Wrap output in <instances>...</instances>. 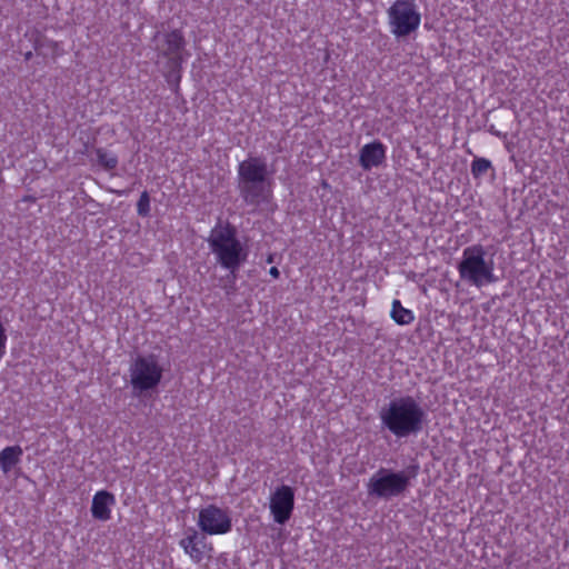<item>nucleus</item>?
<instances>
[{
	"instance_id": "4468645a",
	"label": "nucleus",
	"mask_w": 569,
	"mask_h": 569,
	"mask_svg": "<svg viewBox=\"0 0 569 569\" xmlns=\"http://www.w3.org/2000/svg\"><path fill=\"white\" fill-rule=\"evenodd\" d=\"M23 450L20 446L6 447L0 451V469L8 473L20 462Z\"/></svg>"
},
{
	"instance_id": "ddd939ff",
	"label": "nucleus",
	"mask_w": 569,
	"mask_h": 569,
	"mask_svg": "<svg viewBox=\"0 0 569 569\" xmlns=\"http://www.w3.org/2000/svg\"><path fill=\"white\" fill-rule=\"evenodd\" d=\"M188 532L187 537L180 541V546L196 562H200L203 558V552L198 545L203 543L204 537H200L193 528H190Z\"/></svg>"
},
{
	"instance_id": "f03ea898",
	"label": "nucleus",
	"mask_w": 569,
	"mask_h": 569,
	"mask_svg": "<svg viewBox=\"0 0 569 569\" xmlns=\"http://www.w3.org/2000/svg\"><path fill=\"white\" fill-rule=\"evenodd\" d=\"M381 425L397 438H407L422 431L427 413L411 396L392 399L379 412Z\"/></svg>"
},
{
	"instance_id": "0eeeda50",
	"label": "nucleus",
	"mask_w": 569,
	"mask_h": 569,
	"mask_svg": "<svg viewBox=\"0 0 569 569\" xmlns=\"http://www.w3.org/2000/svg\"><path fill=\"white\" fill-rule=\"evenodd\" d=\"M130 383L134 395H142L146 391L158 387L162 379L163 369L153 353L138 356L130 365Z\"/></svg>"
},
{
	"instance_id": "2eb2a0df",
	"label": "nucleus",
	"mask_w": 569,
	"mask_h": 569,
	"mask_svg": "<svg viewBox=\"0 0 569 569\" xmlns=\"http://www.w3.org/2000/svg\"><path fill=\"white\" fill-rule=\"evenodd\" d=\"M391 318L398 325H409L413 321L415 316L411 310L403 308L399 300H393Z\"/></svg>"
},
{
	"instance_id": "1a4fd4ad",
	"label": "nucleus",
	"mask_w": 569,
	"mask_h": 569,
	"mask_svg": "<svg viewBox=\"0 0 569 569\" xmlns=\"http://www.w3.org/2000/svg\"><path fill=\"white\" fill-rule=\"evenodd\" d=\"M198 526L207 535H223L231 530L232 523L227 511L209 505L200 510Z\"/></svg>"
},
{
	"instance_id": "20e7f679",
	"label": "nucleus",
	"mask_w": 569,
	"mask_h": 569,
	"mask_svg": "<svg viewBox=\"0 0 569 569\" xmlns=\"http://www.w3.org/2000/svg\"><path fill=\"white\" fill-rule=\"evenodd\" d=\"M208 244L217 263L231 273L238 272L248 259V250L237 238V229L230 223L222 224L219 221L210 231Z\"/></svg>"
},
{
	"instance_id": "b1692460",
	"label": "nucleus",
	"mask_w": 569,
	"mask_h": 569,
	"mask_svg": "<svg viewBox=\"0 0 569 569\" xmlns=\"http://www.w3.org/2000/svg\"><path fill=\"white\" fill-rule=\"evenodd\" d=\"M31 58H32V52L31 51H28V52L24 53V60L26 61H29Z\"/></svg>"
},
{
	"instance_id": "6e6552de",
	"label": "nucleus",
	"mask_w": 569,
	"mask_h": 569,
	"mask_svg": "<svg viewBox=\"0 0 569 569\" xmlns=\"http://www.w3.org/2000/svg\"><path fill=\"white\" fill-rule=\"evenodd\" d=\"M391 32L397 38L409 36L420 24V13L411 0H397L388 10Z\"/></svg>"
},
{
	"instance_id": "4be33fe9",
	"label": "nucleus",
	"mask_w": 569,
	"mask_h": 569,
	"mask_svg": "<svg viewBox=\"0 0 569 569\" xmlns=\"http://www.w3.org/2000/svg\"><path fill=\"white\" fill-rule=\"evenodd\" d=\"M487 130H488V132H490L495 137H498V138H506L507 137V133H502L501 131L497 130L493 124H490L489 127H487Z\"/></svg>"
},
{
	"instance_id": "393cba45",
	"label": "nucleus",
	"mask_w": 569,
	"mask_h": 569,
	"mask_svg": "<svg viewBox=\"0 0 569 569\" xmlns=\"http://www.w3.org/2000/svg\"><path fill=\"white\" fill-rule=\"evenodd\" d=\"M122 3H129L131 0H120Z\"/></svg>"
},
{
	"instance_id": "dca6fc26",
	"label": "nucleus",
	"mask_w": 569,
	"mask_h": 569,
	"mask_svg": "<svg viewBox=\"0 0 569 569\" xmlns=\"http://www.w3.org/2000/svg\"><path fill=\"white\" fill-rule=\"evenodd\" d=\"M99 164L107 170H112L118 166V158L114 154L108 153L103 149L96 150Z\"/></svg>"
},
{
	"instance_id": "9b49d317",
	"label": "nucleus",
	"mask_w": 569,
	"mask_h": 569,
	"mask_svg": "<svg viewBox=\"0 0 569 569\" xmlns=\"http://www.w3.org/2000/svg\"><path fill=\"white\" fill-rule=\"evenodd\" d=\"M386 159V147L380 141L365 144L360 150L359 164L363 170L379 167Z\"/></svg>"
},
{
	"instance_id": "f3484780",
	"label": "nucleus",
	"mask_w": 569,
	"mask_h": 569,
	"mask_svg": "<svg viewBox=\"0 0 569 569\" xmlns=\"http://www.w3.org/2000/svg\"><path fill=\"white\" fill-rule=\"evenodd\" d=\"M490 168L491 162L486 158H475L471 162V173L475 178L486 174Z\"/></svg>"
},
{
	"instance_id": "f257e3e1",
	"label": "nucleus",
	"mask_w": 569,
	"mask_h": 569,
	"mask_svg": "<svg viewBox=\"0 0 569 569\" xmlns=\"http://www.w3.org/2000/svg\"><path fill=\"white\" fill-rule=\"evenodd\" d=\"M272 174L264 157H248L238 164L237 189L242 201L259 208L272 199Z\"/></svg>"
},
{
	"instance_id": "5701e85b",
	"label": "nucleus",
	"mask_w": 569,
	"mask_h": 569,
	"mask_svg": "<svg viewBox=\"0 0 569 569\" xmlns=\"http://www.w3.org/2000/svg\"><path fill=\"white\" fill-rule=\"evenodd\" d=\"M269 273L273 278H279V276H280V271H279V269L277 267L270 268Z\"/></svg>"
},
{
	"instance_id": "6ab92c4d",
	"label": "nucleus",
	"mask_w": 569,
	"mask_h": 569,
	"mask_svg": "<svg viewBox=\"0 0 569 569\" xmlns=\"http://www.w3.org/2000/svg\"><path fill=\"white\" fill-rule=\"evenodd\" d=\"M237 277H238V272L231 273L229 271L227 277L222 279L224 281V284L222 286V288L224 289V291L228 296L233 295L236 292Z\"/></svg>"
},
{
	"instance_id": "7ed1b4c3",
	"label": "nucleus",
	"mask_w": 569,
	"mask_h": 569,
	"mask_svg": "<svg viewBox=\"0 0 569 569\" xmlns=\"http://www.w3.org/2000/svg\"><path fill=\"white\" fill-rule=\"evenodd\" d=\"M151 48L157 54L156 63L161 66L168 82H178L182 63L189 57L183 32L180 29L159 30L151 38Z\"/></svg>"
},
{
	"instance_id": "f8f14e48",
	"label": "nucleus",
	"mask_w": 569,
	"mask_h": 569,
	"mask_svg": "<svg viewBox=\"0 0 569 569\" xmlns=\"http://www.w3.org/2000/svg\"><path fill=\"white\" fill-rule=\"evenodd\" d=\"M116 503L113 493L107 490L98 491L92 499L91 513L92 517L100 521H108L111 518L110 507Z\"/></svg>"
},
{
	"instance_id": "39448f33",
	"label": "nucleus",
	"mask_w": 569,
	"mask_h": 569,
	"mask_svg": "<svg viewBox=\"0 0 569 569\" xmlns=\"http://www.w3.org/2000/svg\"><path fill=\"white\" fill-rule=\"evenodd\" d=\"M418 471V465H410L401 471L381 467L370 477L367 483L368 496L383 500L400 497L407 492L411 479L417 477Z\"/></svg>"
},
{
	"instance_id": "412c9836",
	"label": "nucleus",
	"mask_w": 569,
	"mask_h": 569,
	"mask_svg": "<svg viewBox=\"0 0 569 569\" xmlns=\"http://www.w3.org/2000/svg\"><path fill=\"white\" fill-rule=\"evenodd\" d=\"M44 42H47V43H48L49 48L52 50L53 56H57V54H58V53H57V50L59 49V44H58L57 42H53V41H42V42L37 41V42H36V50H37L39 53H41V51H40V50H41V48L44 46Z\"/></svg>"
},
{
	"instance_id": "a211bd4d",
	"label": "nucleus",
	"mask_w": 569,
	"mask_h": 569,
	"mask_svg": "<svg viewBox=\"0 0 569 569\" xmlns=\"http://www.w3.org/2000/svg\"><path fill=\"white\" fill-rule=\"evenodd\" d=\"M137 212L140 217H148L150 214V196L148 191H143L137 202Z\"/></svg>"
},
{
	"instance_id": "423d86ee",
	"label": "nucleus",
	"mask_w": 569,
	"mask_h": 569,
	"mask_svg": "<svg viewBox=\"0 0 569 569\" xmlns=\"http://www.w3.org/2000/svg\"><path fill=\"white\" fill-rule=\"evenodd\" d=\"M485 257L481 244L465 248L457 266L460 278L477 288L496 282L498 278L493 273V261H487Z\"/></svg>"
},
{
	"instance_id": "9d476101",
	"label": "nucleus",
	"mask_w": 569,
	"mask_h": 569,
	"mask_svg": "<svg viewBox=\"0 0 569 569\" xmlns=\"http://www.w3.org/2000/svg\"><path fill=\"white\" fill-rule=\"evenodd\" d=\"M293 508V489L287 485L278 487L270 497V511L274 522L284 525L290 519Z\"/></svg>"
},
{
	"instance_id": "aec40b11",
	"label": "nucleus",
	"mask_w": 569,
	"mask_h": 569,
	"mask_svg": "<svg viewBox=\"0 0 569 569\" xmlns=\"http://www.w3.org/2000/svg\"><path fill=\"white\" fill-rule=\"evenodd\" d=\"M6 343H7L6 328L3 327L2 322L0 321V359L4 355Z\"/></svg>"
}]
</instances>
